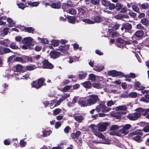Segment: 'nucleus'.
Returning <instances> with one entry per match:
<instances>
[{"mask_svg":"<svg viewBox=\"0 0 149 149\" xmlns=\"http://www.w3.org/2000/svg\"><path fill=\"white\" fill-rule=\"evenodd\" d=\"M45 79L43 78H41L37 80L33 81L31 83L32 88H34L37 89L40 88L43 85H45L44 84Z\"/></svg>","mask_w":149,"mask_h":149,"instance_id":"1","label":"nucleus"},{"mask_svg":"<svg viewBox=\"0 0 149 149\" xmlns=\"http://www.w3.org/2000/svg\"><path fill=\"white\" fill-rule=\"evenodd\" d=\"M90 97V98L87 99V102H88V106L94 104H95L97 101L100 100L98 96L96 95H90L88 97Z\"/></svg>","mask_w":149,"mask_h":149,"instance_id":"2","label":"nucleus"},{"mask_svg":"<svg viewBox=\"0 0 149 149\" xmlns=\"http://www.w3.org/2000/svg\"><path fill=\"white\" fill-rule=\"evenodd\" d=\"M137 113L140 115V117L142 115L143 116H146L147 118L149 119V109H145L142 108H138L136 109Z\"/></svg>","mask_w":149,"mask_h":149,"instance_id":"3","label":"nucleus"},{"mask_svg":"<svg viewBox=\"0 0 149 149\" xmlns=\"http://www.w3.org/2000/svg\"><path fill=\"white\" fill-rule=\"evenodd\" d=\"M109 123L104 122L99 123L97 125L98 130L100 132H104L107 129V127L109 126Z\"/></svg>","mask_w":149,"mask_h":149,"instance_id":"4","label":"nucleus"},{"mask_svg":"<svg viewBox=\"0 0 149 149\" xmlns=\"http://www.w3.org/2000/svg\"><path fill=\"white\" fill-rule=\"evenodd\" d=\"M127 117L131 120H136L140 117V115L136 111L134 113L129 114Z\"/></svg>","mask_w":149,"mask_h":149,"instance_id":"5","label":"nucleus"},{"mask_svg":"<svg viewBox=\"0 0 149 149\" xmlns=\"http://www.w3.org/2000/svg\"><path fill=\"white\" fill-rule=\"evenodd\" d=\"M108 74L110 76L113 77H116L123 75V73L121 72L117 71L115 70H111L108 71Z\"/></svg>","mask_w":149,"mask_h":149,"instance_id":"6","label":"nucleus"},{"mask_svg":"<svg viewBox=\"0 0 149 149\" xmlns=\"http://www.w3.org/2000/svg\"><path fill=\"white\" fill-rule=\"evenodd\" d=\"M77 18L78 17H77L76 16H68L66 17L68 22L69 23L72 24H75L76 21L77 22H79L81 21V19H77Z\"/></svg>","mask_w":149,"mask_h":149,"instance_id":"7","label":"nucleus"},{"mask_svg":"<svg viewBox=\"0 0 149 149\" xmlns=\"http://www.w3.org/2000/svg\"><path fill=\"white\" fill-rule=\"evenodd\" d=\"M42 67L44 68L52 69L54 68V65L47 60H44L42 62Z\"/></svg>","mask_w":149,"mask_h":149,"instance_id":"8","label":"nucleus"},{"mask_svg":"<svg viewBox=\"0 0 149 149\" xmlns=\"http://www.w3.org/2000/svg\"><path fill=\"white\" fill-rule=\"evenodd\" d=\"M50 56L51 58L55 59L61 56V53L55 50L51 51L50 53Z\"/></svg>","mask_w":149,"mask_h":149,"instance_id":"9","label":"nucleus"},{"mask_svg":"<svg viewBox=\"0 0 149 149\" xmlns=\"http://www.w3.org/2000/svg\"><path fill=\"white\" fill-rule=\"evenodd\" d=\"M33 41V39L30 37H26L24 38L22 42L24 44H25L28 47H29L31 45V43Z\"/></svg>","mask_w":149,"mask_h":149,"instance_id":"10","label":"nucleus"},{"mask_svg":"<svg viewBox=\"0 0 149 149\" xmlns=\"http://www.w3.org/2000/svg\"><path fill=\"white\" fill-rule=\"evenodd\" d=\"M50 6L53 8L58 9L61 8V3L60 1H56L52 2Z\"/></svg>","mask_w":149,"mask_h":149,"instance_id":"11","label":"nucleus"},{"mask_svg":"<svg viewBox=\"0 0 149 149\" xmlns=\"http://www.w3.org/2000/svg\"><path fill=\"white\" fill-rule=\"evenodd\" d=\"M35 63V60H33L32 57L27 56H23V63Z\"/></svg>","mask_w":149,"mask_h":149,"instance_id":"12","label":"nucleus"},{"mask_svg":"<svg viewBox=\"0 0 149 149\" xmlns=\"http://www.w3.org/2000/svg\"><path fill=\"white\" fill-rule=\"evenodd\" d=\"M14 72H21V71H22V72H24L23 66L22 65L19 64H17L15 65L14 67Z\"/></svg>","mask_w":149,"mask_h":149,"instance_id":"13","label":"nucleus"},{"mask_svg":"<svg viewBox=\"0 0 149 149\" xmlns=\"http://www.w3.org/2000/svg\"><path fill=\"white\" fill-rule=\"evenodd\" d=\"M73 6V4L72 1L69 0L66 3H63L62 7L63 9L66 10L72 7Z\"/></svg>","mask_w":149,"mask_h":149,"instance_id":"14","label":"nucleus"},{"mask_svg":"<svg viewBox=\"0 0 149 149\" xmlns=\"http://www.w3.org/2000/svg\"><path fill=\"white\" fill-rule=\"evenodd\" d=\"M134 85V88H136V89L138 90L143 91L145 88L144 86H141V84L139 81H137L135 82Z\"/></svg>","mask_w":149,"mask_h":149,"instance_id":"15","label":"nucleus"},{"mask_svg":"<svg viewBox=\"0 0 149 149\" xmlns=\"http://www.w3.org/2000/svg\"><path fill=\"white\" fill-rule=\"evenodd\" d=\"M144 34V32L142 30L137 31L132 36V38H134L135 37L138 38H140L143 36Z\"/></svg>","mask_w":149,"mask_h":149,"instance_id":"16","label":"nucleus"},{"mask_svg":"<svg viewBox=\"0 0 149 149\" xmlns=\"http://www.w3.org/2000/svg\"><path fill=\"white\" fill-rule=\"evenodd\" d=\"M127 112L125 111L117 112L114 114V116L116 119H120L122 117V115L125 114Z\"/></svg>","mask_w":149,"mask_h":149,"instance_id":"17","label":"nucleus"},{"mask_svg":"<svg viewBox=\"0 0 149 149\" xmlns=\"http://www.w3.org/2000/svg\"><path fill=\"white\" fill-rule=\"evenodd\" d=\"M81 132L79 131H77L75 133H72L71 134V137L74 139H77L80 135L81 134Z\"/></svg>","mask_w":149,"mask_h":149,"instance_id":"18","label":"nucleus"},{"mask_svg":"<svg viewBox=\"0 0 149 149\" xmlns=\"http://www.w3.org/2000/svg\"><path fill=\"white\" fill-rule=\"evenodd\" d=\"M88 102H87V99L85 100H80L78 102L79 104L82 107H85L88 106Z\"/></svg>","mask_w":149,"mask_h":149,"instance_id":"19","label":"nucleus"},{"mask_svg":"<svg viewBox=\"0 0 149 149\" xmlns=\"http://www.w3.org/2000/svg\"><path fill=\"white\" fill-rule=\"evenodd\" d=\"M9 30L10 29L9 28H4L2 31V32H1L0 34V35L1 37H3L7 35L8 34V33L9 32Z\"/></svg>","mask_w":149,"mask_h":149,"instance_id":"20","label":"nucleus"},{"mask_svg":"<svg viewBox=\"0 0 149 149\" xmlns=\"http://www.w3.org/2000/svg\"><path fill=\"white\" fill-rule=\"evenodd\" d=\"M123 24L124 27L125 31H130L132 29V26L131 24L129 23H126Z\"/></svg>","mask_w":149,"mask_h":149,"instance_id":"21","label":"nucleus"},{"mask_svg":"<svg viewBox=\"0 0 149 149\" xmlns=\"http://www.w3.org/2000/svg\"><path fill=\"white\" fill-rule=\"evenodd\" d=\"M73 117L74 119L79 123H81L84 119L83 116L81 115L78 116L74 115Z\"/></svg>","mask_w":149,"mask_h":149,"instance_id":"22","label":"nucleus"},{"mask_svg":"<svg viewBox=\"0 0 149 149\" xmlns=\"http://www.w3.org/2000/svg\"><path fill=\"white\" fill-rule=\"evenodd\" d=\"M131 136H133L136 135H140L142 136L143 133L141 132L140 130H137L133 132H130V134Z\"/></svg>","mask_w":149,"mask_h":149,"instance_id":"23","label":"nucleus"},{"mask_svg":"<svg viewBox=\"0 0 149 149\" xmlns=\"http://www.w3.org/2000/svg\"><path fill=\"white\" fill-rule=\"evenodd\" d=\"M81 84L86 88H89L91 87V84L89 81H87L82 83Z\"/></svg>","mask_w":149,"mask_h":149,"instance_id":"24","label":"nucleus"},{"mask_svg":"<svg viewBox=\"0 0 149 149\" xmlns=\"http://www.w3.org/2000/svg\"><path fill=\"white\" fill-rule=\"evenodd\" d=\"M93 19L94 22L95 23H99L102 22V18L100 15L95 16Z\"/></svg>","mask_w":149,"mask_h":149,"instance_id":"25","label":"nucleus"},{"mask_svg":"<svg viewBox=\"0 0 149 149\" xmlns=\"http://www.w3.org/2000/svg\"><path fill=\"white\" fill-rule=\"evenodd\" d=\"M140 100L146 103L149 102V94H147L145 95V97H142Z\"/></svg>","mask_w":149,"mask_h":149,"instance_id":"26","label":"nucleus"},{"mask_svg":"<svg viewBox=\"0 0 149 149\" xmlns=\"http://www.w3.org/2000/svg\"><path fill=\"white\" fill-rule=\"evenodd\" d=\"M92 85L93 87L97 89H101L104 87L103 85L100 83H94L92 84Z\"/></svg>","mask_w":149,"mask_h":149,"instance_id":"27","label":"nucleus"},{"mask_svg":"<svg viewBox=\"0 0 149 149\" xmlns=\"http://www.w3.org/2000/svg\"><path fill=\"white\" fill-rule=\"evenodd\" d=\"M140 6L143 9L148 10L149 9V4L148 3H144L140 4Z\"/></svg>","mask_w":149,"mask_h":149,"instance_id":"28","label":"nucleus"},{"mask_svg":"<svg viewBox=\"0 0 149 149\" xmlns=\"http://www.w3.org/2000/svg\"><path fill=\"white\" fill-rule=\"evenodd\" d=\"M115 7V9L116 11L118 12L119 11L123 8V5L121 3H117L116 4Z\"/></svg>","mask_w":149,"mask_h":149,"instance_id":"29","label":"nucleus"},{"mask_svg":"<svg viewBox=\"0 0 149 149\" xmlns=\"http://www.w3.org/2000/svg\"><path fill=\"white\" fill-rule=\"evenodd\" d=\"M24 30L25 32L29 33H33V32L34 31V29L32 27H24Z\"/></svg>","mask_w":149,"mask_h":149,"instance_id":"30","label":"nucleus"},{"mask_svg":"<svg viewBox=\"0 0 149 149\" xmlns=\"http://www.w3.org/2000/svg\"><path fill=\"white\" fill-rule=\"evenodd\" d=\"M27 3L31 7H37L40 4V3L39 2H29Z\"/></svg>","mask_w":149,"mask_h":149,"instance_id":"31","label":"nucleus"},{"mask_svg":"<svg viewBox=\"0 0 149 149\" xmlns=\"http://www.w3.org/2000/svg\"><path fill=\"white\" fill-rule=\"evenodd\" d=\"M91 129L92 131L95 134L98 131H97V127L94 124H91L89 127Z\"/></svg>","mask_w":149,"mask_h":149,"instance_id":"32","label":"nucleus"},{"mask_svg":"<svg viewBox=\"0 0 149 149\" xmlns=\"http://www.w3.org/2000/svg\"><path fill=\"white\" fill-rule=\"evenodd\" d=\"M78 60V58L76 56H74L70 58L69 62L70 63H71L73 62H75Z\"/></svg>","mask_w":149,"mask_h":149,"instance_id":"33","label":"nucleus"},{"mask_svg":"<svg viewBox=\"0 0 149 149\" xmlns=\"http://www.w3.org/2000/svg\"><path fill=\"white\" fill-rule=\"evenodd\" d=\"M141 22L144 25L147 26L149 24V21L146 18L142 19L141 21Z\"/></svg>","mask_w":149,"mask_h":149,"instance_id":"34","label":"nucleus"},{"mask_svg":"<svg viewBox=\"0 0 149 149\" xmlns=\"http://www.w3.org/2000/svg\"><path fill=\"white\" fill-rule=\"evenodd\" d=\"M127 109V108L125 106H120L116 108V110L118 111L123 110L126 111Z\"/></svg>","mask_w":149,"mask_h":149,"instance_id":"35","label":"nucleus"},{"mask_svg":"<svg viewBox=\"0 0 149 149\" xmlns=\"http://www.w3.org/2000/svg\"><path fill=\"white\" fill-rule=\"evenodd\" d=\"M104 68V67L102 66H97L93 68V70L95 71L100 72L102 71Z\"/></svg>","mask_w":149,"mask_h":149,"instance_id":"36","label":"nucleus"},{"mask_svg":"<svg viewBox=\"0 0 149 149\" xmlns=\"http://www.w3.org/2000/svg\"><path fill=\"white\" fill-rule=\"evenodd\" d=\"M101 2L102 4L105 7H108L110 3L107 0H102Z\"/></svg>","mask_w":149,"mask_h":149,"instance_id":"37","label":"nucleus"},{"mask_svg":"<svg viewBox=\"0 0 149 149\" xmlns=\"http://www.w3.org/2000/svg\"><path fill=\"white\" fill-rule=\"evenodd\" d=\"M140 135H137L133 137V139L139 143L142 141V140L141 139V136Z\"/></svg>","mask_w":149,"mask_h":149,"instance_id":"38","label":"nucleus"},{"mask_svg":"<svg viewBox=\"0 0 149 149\" xmlns=\"http://www.w3.org/2000/svg\"><path fill=\"white\" fill-rule=\"evenodd\" d=\"M80 19H81V21L82 20L84 22L88 24H93L94 23V22L93 21H92L89 19H82L80 18Z\"/></svg>","mask_w":149,"mask_h":149,"instance_id":"39","label":"nucleus"},{"mask_svg":"<svg viewBox=\"0 0 149 149\" xmlns=\"http://www.w3.org/2000/svg\"><path fill=\"white\" fill-rule=\"evenodd\" d=\"M9 47L13 49H19V47L17 45H16L15 44L14 42H12L11 43Z\"/></svg>","mask_w":149,"mask_h":149,"instance_id":"40","label":"nucleus"},{"mask_svg":"<svg viewBox=\"0 0 149 149\" xmlns=\"http://www.w3.org/2000/svg\"><path fill=\"white\" fill-rule=\"evenodd\" d=\"M14 60L15 61L20 62L21 63H23V56L22 57H15Z\"/></svg>","mask_w":149,"mask_h":149,"instance_id":"41","label":"nucleus"},{"mask_svg":"<svg viewBox=\"0 0 149 149\" xmlns=\"http://www.w3.org/2000/svg\"><path fill=\"white\" fill-rule=\"evenodd\" d=\"M72 87L71 85H67L63 88V91L64 92H66L69 90Z\"/></svg>","mask_w":149,"mask_h":149,"instance_id":"42","label":"nucleus"},{"mask_svg":"<svg viewBox=\"0 0 149 149\" xmlns=\"http://www.w3.org/2000/svg\"><path fill=\"white\" fill-rule=\"evenodd\" d=\"M89 79L93 81H94L96 80L95 75L93 74H90L89 75Z\"/></svg>","mask_w":149,"mask_h":149,"instance_id":"43","label":"nucleus"},{"mask_svg":"<svg viewBox=\"0 0 149 149\" xmlns=\"http://www.w3.org/2000/svg\"><path fill=\"white\" fill-rule=\"evenodd\" d=\"M116 42L120 44H123L125 42V40L121 38L118 37L116 40Z\"/></svg>","mask_w":149,"mask_h":149,"instance_id":"44","label":"nucleus"},{"mask_svg":"<svg viewBox=\"0 0 149 149\" xmlns=\"http://www.w3.org/2000/svg\"><path fill=\"white\" fill-rule=\"evenodd\" d=\"M52 44L54 47L57 46L59 44V42L56 40H52L51 41Z\"/></svg>","mask_w":149,"mask_h":149,"instance_id":"45","label":"nucleus"},{"mask_svg":"<svg viewBox=\"0 0 149 149\" xmlns=\"http://www.w3.org/2000/svg\"><path fill=\"white\" fill-rule=\"evenodd\" d=\"M62 110L60 108H57L53 111V114L55 115H57L61 113Z\"/></svg>","mask_w":149,"mask_h":149,"instance_id":"46","label":"nucleus"},{"mask_svg":"<svg viewBox=\"0 0 149 149\" xmlns=\"http://www.w3.org/2000/svg\"><path fill=\"white\" fill-rule=\"evenodd\" d=\"M100 1V0H91L90 2L94 5H97L99 4Z\"/></svg>","mask_w":149,"mask_h":149,"instance_id":"47","label":"nucleus"},{"mask_svg":"<svg viewBox=\"0 0 149 149\" xmlns=\"http://www.w3.org/2000/svg\"><path fill=\"white\" fill-rule=\"evenodd\" d=\"M79 14V15H84L85 13V10L82 8H79L78 9Z\"/></svg>","mask_w":149,"mask_h":149,"instance_id":"48","label":"nucleus"},{"mask_svg":"<svg viewBox=\"0 0 149 149\" xmlns=\"http://www.w3.org/2000/svg\"><path fill=\"white\" fill-rule=\"evenodd\" d=\"M43 136L45 137L47 136V135H49L52 132L51 130L46 131V130L42 131Z\"/></svg>","mask_w":149,"mask_h":149,"instance_id":"49","label":"nucleus"},{"mask_svg":"<svg viewBox=\"0 0 149 149\" xmlns=\"http://www.w3.org/2000/svg\"><path fill=\"white\" fill-rule=\"evenodd\" d=\"M95 135L100 139H103L104 137V136L102 134V133L98 132L95 133Z\"/></svg>","mask_w":149,"mask_h":149,"instance_id":"50","label":"nucleus"},{"mask_svg":"<svg viewBox=\"0 0 149 149\" xmlns=\"http://www.w3.org/2000/svg\"><path fill=\"white\" fill-rule=\"evenodd\" d=\"M109 9L111 10H113L115 9L116 8L115 5L114 3H110V4L109 5Z\"/></svg>","mask_w":149,"mask_h":149,"instance_id":"51","label":"nucleus"},{"mask_svg":"<svg viewBox=\"0 0 149 149\" xmlns=\"http://www.w3.org/2000/svg\"><path fill=\"white\" fill-rule=\"evenodd\" d=\"M87 75L86 73L84 72L82 74H79L78 75L80 79H84L86 77Z\"/></svg>","mask_w":149,"mask_h":149,"instance_id":"52","label":"nucleus"},{"mask_svg":"<svg viewBox=\"0 0 149 149\" xmlns=\"http://www.w3.org/2000/svg\"><path fill=\"white\" fill-rule=\"evenodd\" d=\"M129 96L132 98H135L137 96V94L135 92H131L130 93Z\"/></svg>","mask_w":149,"mask_h":149,"instance_id":"53","label":"nucleus"},{"mask_svg":"<svg viewBox=\"0 0 149 149\" xmlns=\"http://www.w3.org/2000/svg\"><path fill=\"white\" fill-rule=\"evenodd\" d=\"M24 70H26V69L27 70L29 71H31L33 70L35 68L32 65H28L26 66V68H24Z\"/></svg>","mask_w":149,"mask_h":149,"instance_id":"54","label":"nucleus"},{"mask_svg":"<svg viewBox=\"0 0 149 149\" xmlns=\"http://www.w3.org/2000/svg\"><path fill=\"white\" fill-rule=\"evenodd\" d=\"M120 26V24L117 23L116 24L114 25L112 27V30H116L118 29L119 27Z\"/></svg>","mask_w":149,"mask_h":149,"instance_id":"55","label":"nucleus"},{"mask_svg":"<svg viewBox=\"0 0 149 149\" xmlns=\"http://www.w3.org/2000/svg\"><path fill=\"white\" fill-rule=\"evenodd\" d=\"M114 17L117 19H120L123 18V15L120 14H118L116 15Z\"/></svg>","mask_w":149,"mask_h":149,"instance_id":"56","label":"nucleus"},{"mask_svg":"<svg viewBox=\"0 0 149 149\" xmlns=\"http://www.w3.org/2000/svg\"><path fill=\"white\" fill-rule=\"evenodd\" d=\"M119 128L118 126L115 125H112L111 127L110 130L111 131L117 130Z\"/></svg>","mask_w":149,"mask_h":149,"instance_id":"57","label":"nucleus"},{"mask_svg":"<svg viewBox=\"0 0 149 149\" xmlns=\"http://www.w3.org/2000/svg\"><path fill=\"white\" fill-rule=\"evenodd\" d=\"M65 49L64 45H61L59 47L58 50L63 52H65L66 51Z\"/></svg>","mask_w":149,"mask_h":149,"instance_id":"58","label":"nucleus"},{"mask_svg":"<svg viewBox=\"0 0 149 149\" xmlns=\"http://www.w3.org/2000/svg\"><path fill=\"white\" fill-rule=\"evenodd\" d=\"M69 12L71 14L74 15L76 14V10L74 8H72L69 10Z\"/></svg>","mask_w":149,"mask_h":149,"instance_id":"59","label":"nucleus"},{"mask_svg":"<svg viewBox=\"0 0 149 149\" xmlns=\"http://www.w3.org/2000/svg\"><path fill=\"white\" fill-rule=\"evenodd\" d=\"M119 132L120 133L124 134L125 135H126L127 134L128 132L123 127V128L120 129L119 130Z\"/></svg>","mask_w":149,"mask_h":149,"instance_id":"60","label":"nucleus"},{"mask_svg":"<svg viewBox=\"0 0 149 149\" xmlns=\"http://www.w3.org/2000/svg\"><path fill=\"white\" fill-rule=\"evenodd\" d=\"M11 143V141L8 139H6L4 140V143L5 145L8 146Z\"/></svg>","mask_w":149,"mask_h":149,"instance_id":"61","label":"nucleus"},{"mask_svg":"<svg viewBox=\"0 0 149 149\" xmlns=\"http://www.w3.org/2000/svg\"><path fill=\"white\" fill-rule=\"evenodd\" d=\"M18 6L19 8L22 9V10H24L26 7L24 4L23 3H18Z\"/></svg>","mask_w":149,"mask_h":149,"instance_id":"62","label":"nucleus"},{"mask_svg":"<svg viewBox=\"0 0 149 149\" xmlns=\"http://www.w3.org/2000/svg\"><path fill=\"white\" fill-rule=\"evenodd\" d=\"M132 8L133 10L138 13H139L140 12L139 8L137 7V6H132Z\"/></svg>","mask_w":149,"mask_h":149,"instance_id":"63","label":"nucleus"},{"mask_svg":"<svg viewBox=\"0 0 149 149\" xmlns=\"http://www.w3.org/2000/svg\"><path fill=\"white\" fill-rule=\"evenodd\" d=\"M143 131L145 132H149V125H147L143 129Z\"/></svg>","mask_w":149,"mask_h":149,"instance_id":"64","label":"nucleus"}]
</instances>
